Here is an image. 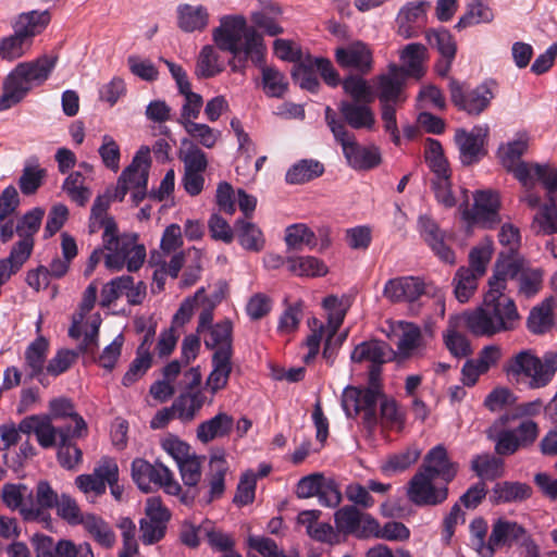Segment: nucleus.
Segmentation results:
<instances>
[{"label":"nucleus","mask_w":557,"mask_h":557,"mask_svg":"<svg viewBox=\"0 0 557 557\" xmlns=\"http://www.w3.org/2000/svg\"><path fill=\"white\" fill-rule=\"evenodd\" d=\"M503 274L506 273L498 271L488 277L482 305L455 317V324L465 325L476 336L487 337L516 329L521 317L515 300L505 289Z\"/></svg>","instance_id":"nucleus-1"},{"label":"nucleus","mask_w":557,"mask_h":557,"mask_svg":"<svg viewBox=\"0 0 557 557\" xmlns=\"http://www.w3.org/2000/svg\"><path fill=\"white\" fill-rule=\"evenodd\" d=\"M396 352L385 342L366 341L358 344L351 351L352 362H369V386L367 388L346 387L342 396V407L347 417L357 416L361 410L364 412V421L369 426L376 423L375 404L380 395V367L392 361Z\"/></svg>","instance_id":"nucleus-2"},{"label":"nucleus","mask_w":557,"mask_h":557,"mask_svg":"<svg viewBox=\"0 0 557 557\" xmlns=\"http://www.w3.org/2000/svg\"><path fill=\"white\" fill-rule=\"evenodd\" d=\"M543 408L540 399L520 403L505 410L487 429V437L495 443V453L510 456L519 449L530 447L540 434L539 424L533 420Z\"/></svg>","instance_id":"nucleus-3"},{"label":"nucleus","mask_w":557,"mask_h":557,"mask_svg":"<svg viewBox=\"0 0 557 557\" xmlns=\"http://www.w3.org/2000/svg\"><path fill=\"white\" fill-rule=\"evenodd\" d=\"M212 39L218 48L233 54L234 61L230 62L233 72H244L247 61L256 65L263 61L267 50L263 37L243 15L222 16Z\"/></svg>","instance_id":"nucleus-4"},{"label":"nucleus","mask_w":557,"mask_h":557,"mask_svg":"<svg viewBox=\"0 0 557 557\" xmlns=\"http://www.w3.org/2000/svg\"><path fill=\"white\" fill-rule=\"evenodd\" d=\"M509 380L525 384L531 389L547 386L557 372V352L546 351L543 357L532 350H521L512 356L505 366Z\"/></svg>","instance_id":"nucleus-5"},{"label":"nucleus","mask_w":557,"mask_h":557,"mask_svg":"<svg viewBox=\"0 0 557 557\" xmlns=\"http://www.w3.org/2000/svg\"><path fill=\"white\" fill-rule=\"evenodd\" d=\"M104 265L111 272H120L125 267L128 272H136L146 260V248L137 242L135 234H117L116 224L109 223L102 234Z\"/></svg>","instance_id":"nucleus-6"},{"label":"nucleus","mask_w":557,"mask_h":557,"mask_svg":"<svg viewBox=\"0 0 557 557\" xmlns=\"http://www.w3.org/2000/svg\"><path fill=\"white\" fill-rule=\"evenodd\" d=\"M323 308L327 313L326 324L317 318L308 321L311 333L306 339L308 348V354L304 357L306 362H310L318 355L322 341H324L323 358L330 359L332 341L344 322L348 304L336 296H329L323 300Z\"/></svg>","instance_id":"nucleus-7"},{"label":"nucleus","mask_w":557,"mask_h":557,"mask_svg":"<svg viewBox=\"0 0 557 557\" xmlns=\"http://www.w3.org/2000/svg\"><path fill=\"white\" fill-rule=\"evenodd\" d=\"M530 137L527 133H518L516 138L499 148V158L503 166L517 178L523 187L542 184L553 166L521 161L522 154L529 147Z\"/></svg>","instance_id":"nucleus-8"},{"label":"nucleus","mask_w":557,"mask_h":557,"mask_svg":"<svg viewBox=\"0 0 557 557\" xmlns=\"http://www.w3.org/2000/svg\"><path fill=\"white\" fill-rule=\"evenodd\" d=\"M325 121L335 139L341 144L343 153L348 164L356 170H369L381 162V154L376 147L360 146L354 134L349 133L343 122L337 120L335 112L327 107Z\"/></svg>","instance_id":"nucleus-9"},{"label":"nucleus","mask_w":557,"mask_h":557,"mask_svg":"<svg viewBox=\"0 0 557 557\" xmlns=\"http://www.w3.org/2000/svg\"><path fill=\"white\" fill-rule=\"evenodd\" d=\"M97 298V286L90 284L83 296L79 311L73 315L72 325L69 335L72 338L79 339V349L87 354H94L98 347V334L101 324L99 313L89 314Z\"/></svg>","instance_id":"nucleus-10"},{"label":"nucleus","mask_w":557,"mask_h":557,"mask_svg":"<svg viewBox=\"0 0 557 557\" xmlns=\"http://www.w3.org/2000/svg\"><path fill=\"white\" fill-rule=\"evenodd\" d=\"M503 271L506 274L500 275L504 281L505 289L508 290V281H516L518 295L524 298H532L540 293L543 285V271L537 268L525 267L524 260L517 256H506L499 258L494 267L492 274Z\"/></svg>","instance_id":"nucleus-11"},{"label":"nucleus","mask_w":557,"mask_h":557,"mask_svg":"<svg viewBox=\"0 0 557 557\" xmlns=\"http://www.w3.org/2000/svg\"><path fill=\"white\" fill-rule=\"evenodd\" d=\"M425 162L433 174L431 187L436 200L446 208L453 207L451 169L440 141L429 138L424 151Z\"/></svg>","instance_id":"nucleus-12"},{"label":"nucleus","mask_w":557,"mask_h":557,"mask_svg":"<svg viewBox=\"0 0 557 557\" xmlns=\"http://www.w3.org/2000/svg\"><path fill=\"white\" fill-rule=\"evenodd\" d=\"M132 478L137 486L145 493L158 485L169 495H180L182 487L174 479L172 471L162 463L151 465L143 458H136L132 462Z\"/></svg>","instance_id":"nucleus-13"},{"label":"nucleus","mask_w":557,"mask_h":557,"mask_svg":"<svg viewBox=\"0 0 557 557\" xmlns=\"http://www.w3.org/2000/svg\"><path fill=\"white\" fill-rule=\"evenodd\" d=\"M448 483L419 471L408 483L407 496L418 506H434L448 497Z\"/></svg>","instance_id":"nucleus-14"},{"label":"nucleus","mask_w":557,"mask_h":557,"mask_svg":"<svg viewBox=\"0 0 557 557\" xmlns=\"http://www.w3.org/2000/svg\"><path fill=\"white\" fill-rule=\"evenodd\" d=\"M543 186L547 201L534 214L531 228L537 235H553L557 233V168H552Z\"/></svg>","instance_id":"nucleus-15"},{"label":"nucleus","mask_w":557,"mask_h":557,"mask_svg":"<svg viewBox=\"0 0 557 557\" xmlns=\"http://www.w3.org/2000/svg\"><path fill=\"white\" fill-rule=\"evenodd\" d=\"M496 91L497 84L492 79L472 89H462L455 85V106L469 115L478 116L490 107Z\"/></svg>","instance_id":"nucleus-16"},{"label":"nucleus","mask_w":557,"mask_h":557,"mask_svg":"<svg viewBox=\"0 0 557 557\" xmlns=\"http://www.w3.org/2000/svg\"><path fill=\"white\" fill-rule=\"evenodd\" d=\"M60 496L47 481H39L36 484L27 507L22 509V517L25 521H36L46 525L51 522L50 509L55 508Z\"/></svg>","instance_id":"nucleus-17"},{"label":"nucleus","mask_w":557,"mask_h":557,"mask_svg":"<svg viewBox=\"0 0 557 557\" xmlns=\"http://www.w3.org/2000/svg\"><path fill=\"white\" fill-rule=\"evenodd\" d=\"M487 134V125H476L471 131L463 128L456 131L455 140L458 145L459 158L463 165L473 164L485 156L484 144Z\"/></svg>","instance_id":"nucleus-18"},{"label":"nucleus","mask_w":557,"mask_h":557,"mask_svg":"<svg viewBox=\"0 0 557 557\" xmlns=\"http://www.w3.org/2000/svg\"><path fill=\"white\" fill-rule=\"evenodd\" d=\"M430 5L426 0L404 4L396 17L397 33L406 39L419 36L426 24Z\"/></svg>","instance_id":"nucleus-19"},{"label":"nucleus","mask_w":557,"mask_h":557,"mask_svg":"<svg viewBox=\"0 0 557 557\" xmlns=\"http://www.w3.org/2000/svg\"><path fill=\"white\" fill-rule=\"evenodd\" d=\"M150 164V150L148 147H141L134 156L132 163L121 174L133 188L132 197L136 203L146 196Z\"/></svg>","instance_id":"nucleus-20"},{"label":"nucleus","mask_w":557,"mask_h":557,"mask_svg":"<svg viewBox=\"0 0 557 557\" xmlns=\"http://www.w3.org/2000/svg\"><path fill=\"white\" fill-rule=\"evenodd\" d=\"M334 57L339 66L361 74L369 73L373 67L372 50L361 40L337 47Z\"/></svg>","instance_id":"nucleus-21"},{"label":"nucleus","mask_w":557,"mask_h":557,"mask_svg":"<svg viewBox=\"0 0 557 557\" xmlns=\"http://www.w3.org/2000/svg\"><path fill=\"white\" fill-rule=\"evenodd\" d=\"M498 209L499 199L496 194L492 191H478L474 196L472 212L465 211L463 218L484 228H493L502 222Z\"/></svg>","instance_id":"nucleus-22"},{"label":"nucleus","mask_w":557,"mask_h":557,"mask_svg":"<svg viewBox=\"0 0 557 557\" xmlns=\"http://www.w3.org/2000/svg\"><path fill=\"white\" fill-rule=\"evenodd\" d=\"M36 557H95L89 543L76 546L69 540H61L55 545L48 536L36 535L33 539Z\"/></svg>","instance_id":"nucleus-23"},{"label":"nucleus","mask_w":557,"mask_h":557,"mask_svg":"<svg viewBox=\"0 0 557 557\" xmlns=\"http://www.w3.org/2000/svg\"><path fill=\"white\" fill-rule=\"evenodd\" d=\"M418 230L432 251L444 262L451 263V236L445 234L434 220L421 215L418 220Z\"/></svg>","instance_id":"nucleus-24"},{"label":"nucleus","mask_w":557,"mask_h":557,"mask_svg":"<svg viewBox=\"0 0 557 557\" xmlns=\"http://www.w3.org/2000/svg\"><path fill=\"white\" fill-rule=\"evenodd\" d=\"M425 292L424 283L416 276L391 278L385 283L383 295L392 302L416 301Z\"/></svg>","instance_id":"nucleus-25"},{"label":"nucleus","mask_w":557,"mask_h":557,"mask_svg":"<svg viewBox=\"0 0 557 557\" xmlns=\"http://www.w3.org/2000/svg\"><path fill=\"white\" fill-rule=\"evenodd\" d=\"M61 429H71V425H62L54 428L48 417L32 416L27 417L20 423L22 433H34L40 446L44 448L52 447L60 443L59 431Z\"/></svg>","instance_id":"nucleus-26"},{"label":"nucleus","mask_w":557,"mask_h":557,"mask_svg":"<svg viewBox=\"0 0 557 557\" xmlns=\"http://www.w3.org/2000/svg\"><path fill=\"white\" fill-rule=\"evenodd\" d=\"M48 347V341L45 337L39 336L27 346L24 354V369L27 372V375L29 379H37L44 386L49 384V381L46 380L45 367Z\"/></svg>","instance_id":"nucleus-27"},{"label":"nucleus","mask_w":557,"mask_h":557,"mask_svg":"<svg viewBox=\"0 0 557 557\" xmlns=\"http://www.w3.org/2000/svg\"><path fill=\"white\" fill-rule=\"evenodd\" d=\"M370 102L342 101L338 110L344 121L355 129L373 131L376 125L375 114Z\"/></svg>","instance_id":"nucleus-28"},{"label":"nucleus","mask_w":557,"mask_h":557,"mask_svg":"<svg viewBox=\"0 0 557 557\" xmlns=\"http://www.w3.org/2000/svg\"><path fill=\"white\" fill-rule=\"evenodd\" d=\"M33 87L17 66L5 77L0 96V112L21 102Z\"/></svg>","instance_id":"nucleus-29"},{"label":"nucleus","mask_w":557,"mask_h":557,"mask_svg":"<svg viewBox=\"0 0 557 557\" xmlns=\"http://www.w3.org/2000/svg\"><path fill=\"white\" fill-rule=\"evenodd\" d=\"M363 423L368 429L374 428L377 423L369 426L364 421V412L361 410ZM359 414V412L357 413ZM376 422H381L384 428L400 430L404 425V412L397 406L393 398L386 397L381 391L375 404Z\"/></svg>","instance_id":"nucleus-30"},{"label":"nucleus","mask_w":557,"mask_h":557,"mask_svg":"<svg viewBox=\"0 0 557 557\" xmlns=\"http://www.w3.org/2000/svg\"><path fill=\"white\" fill-rule=\"evenodd\" d=\"M400 66H397V73L406 76L421 78L425 72V62L428 59L426 48L421 44H409L400 52Z\"/></svg>","instance_id":"nucleus-31"},{"label":"nucleus","mask_w":557,"mask_h":557,"mask_svg":"<svg viewBox=\"0 0 557 557\" xmlns=\"http://www.w3.org/2000/svg\"><path fill=\"white\" fill-rule=\"evenodd\" d=\"M450 469L451 463L447 449L443 445H436L426 453L423 458V462L419 468V471H422L449 484L451 480Z\"/></svg>","instance_id":"nucleus-32"},{"label":"nucleus","mask_w":557,"mask_h":557,"mask_svg":"<svg viewBox=\"0 0 557 557\" xmlns=\"http://www.w3.org/2000/svg\"><path fill=\"white\" fill-rule=\"evenodd\" d=\"M397 66H391L388 74L377 77L376 94L381 106L389 104L398 107L406 100L403 92V84L399 81Z\"/></svg>","instance_id":"nucleus-33"},{"label":"nucleus","mask_w":557,"mask_h":557,"mask_svg":"<svg viewBox=\"0 0 557 557\" xmlns=\"http://www.w3.org/2000/svg\"><path fill=\"white\" fill-rule=\"evenodd\" d=\"M210 21V14L205 5L181 4L177 7V26L185 33L203 32Z\"/></svg>","instance_id":"nucleus-34"},{"label":"nucleus","mask_w":557,"mask_h":557,"mask_svg":"<svg viewBox=\"0 0 557 557\" xmlns=\"http://www.w3.org/2000/svg\"><path fill=\"white\" fill-rule=\"evenodd\" d=\"M525 529L516 521L498 518L494 521L491 532V545L493 554L503 546L518 544L525 533Z\"/></svg>","instance_id":"nucleus-35"},{"label":"nucleus","mask_w":557,"mask_h":557,"mask_svg":"<svg viewBox=\"0 0 557 557\" xmlns=\"http://www.w3.org/2000/svg\"><path fill=\"white\" fill-rule=\"evenodd\" d=\"M233 426V418L226 412H219L198 425L196 436L201 443L208 444L216 438L227 436Z\"/></svg>","instance_id":"nucleus-36"},{"label":"nucleus","mask_w":557,"mask_h":557,"mask_svg":"<svg viewBox=\"0 0 557 557\" xmlns=\"http://www.w3.org/2000/svg\"><path fill=\"white\" fill-rule=\"evenodd\" d=\"M57 64V58L53 55H42L32 62H23L16 66L23 73L32 87L44 84Z\"/></svg>","instance_id":"nucleus-37"},{"label":"nucleus","mask_w":557,"mask_h":557,"mask_svg":"<svg viewBox=\"0 0 557 557\" xmlns=\"http://www.w3.org/2000/svg\"><path fill=\"white\" fill-rule=\"evenodd\" d=\"M47 177V170L42 168L37 159H29L24 163L22 174L18 178V187L24 196L35 195L42 186Z\"/></svg>","instance_id":"nucleus-38"},{"label":"nucleus","mask_w":557,"mask_h":557,"mask_svg":"<svg viewBox=\"0 0 557 557\" xmlns=\"http://www.w3.org/2000/svg\"><path fill=\"white\" fill-rule=\"evenodd\" d=\"M203 335L207 348L214 349V352L224 351L232 356V323L227 320L210 326Z\"/></svg>","instance_id":"nucleus-39"},{"label":"nucleus","mask_w":557,"mask_h":557,"mask_svg":"<svg viewBox=\"0 0 557 557\" xmlns=\"http://www.w3.org/2000/svg\"><path fill=\"white\" fill-rule=\"evenodd\" d=\"M50 14L48 11H30L22 13L13 24L14 30L24 38L30 39L40 34L49 24Z\"/></svg>","instance_id":"nucleus-40"},{"label":"nucleus","mask_w":557,"mask_h":557,"mask_svg":"<svg viewBox=\"0 0 557 557\" xmlns=\"http://www.w3.org/2000/svg\"><path fill=\"white\" fill-rule=\"evenodd\" d=\"M209 474V494L208 502L220 498L225 491V474L228 471V465L225 460L224 453L216 451L210 458Z\"/></svg>","instance_id":"nucleus-41"},{"label":"nucleus","mask_w":557,"mask_h":557,"mask_svg":"<svg viewBox=\"0 0 557 557\" xmlns=\"http://www.w3.org/2000/svg\"><path fill=\"white\" fill-rule=\"evenodd\" d=\"M231 357L224 351L213 354L212 371L206 381L211 393L214 394L226 386L232 372Z\"/></svg>","instance_id":"nucleus-42"},{"label":"nucleus","mask_w":557,"mask_h":557,"mask_svg":"<svg viewBox=\"0 0 557 557\" xmlns=\"http://www.w3.org/2000/svg\"><path fill=\"white\" fill-rule=\"evenodd\" d=\"M225 69L224 61L213 46L207 45L199 52L195 74L199 78H210L219 75Z\"/></svg>","instance_id":"nucleus-43"},{"label":"nucleus","mask_w":557,"mask_h":557,"mask_svg":"<svg viewBox=\"0 0 557 557\" xmlns=\"http://www.w3.org/2000/svg\"><path fill=\"white\" fill-rule=\"evenodd\" d=\"M60 444L58 449V460L60 465L69 470H74L83 460L82 450L72 443L71 429H61L59 431Z\"/></svg>","instance_id":"nucleus-44"},{"label":"nucleus","mask_w":557,"mask_h":557,"mask_svg":"<svg viewBox=\"0 0 557 557\" xmlns=\"http://www.w3.org/2000/svg\"><path fill=\"white\" fill-rule=\"evenodd\" d=\"M206 396L201 391H188L183 393L173 404V411L183 421H190L201 409Z\"/></svg>","instance_id":"nucleus-45"},{"label":"nucleus","mask_w":557,"mask_h":557,"mask_svg":"<svg viewBox=\"0 0 557 557\" xmlns=\"http://www.w3.org/2000/svg\"><path fill=\"white\" fill-rule=\"evenodd\" d=\"M81 524L99 545L109 548L115 543L114 532L102 518L86 513Z\"/></svg>","instance_id":"nucleus-46"},{"label":"nucleus","mask_w":557,"mask_h":557,"mask_svg":"<svg viewBox=\"0 0 557 557\" xmlns=\"http://www.w3.org/2000/svg\"><path fill=\"white\" fill-rule=\"evenodd\" d=\"M50 411L54 418H70L74 423V428L71 426L73 437H82L87 432V424L84 419L78 416L73 407V404L66 398L53 399L50 403Z\"/></svg>","instance_id":"nucleus-47"},{"label":"nucleus","mask_w":557,"mask_h":557,"mask_svg":"<svg viewBox=\"0 0 557 557\" xmlns=\"http://www.w3.org/2000/svg\"><path fill=\"white\" fill-rule=\"evenodd\" d=\"M494 20L493 10L485 0H469L466 13L459 18L456 27L466 28Z\"/></svg>","instance_id":"nucleus-48"},{"label":"nucleus","mask_w":557,"mask_h":557,"mask_svg":"<svg viewBox=\"0 0 557 557\" xmlns=\"http://www.w3.org/2000/svg\"><path fill=\"white\" fill-rule=\"evenodd\" d=\"M421 453L422 450L417 445H411L403 451L388 456L381 469L388 475L403 472L417 462Z\"/></svg>","instance_id":"nucleus-49"},{"label":"nucleus","mask_w":557,"mask_h":557,"mask_svg":"<svg viewBox=\"0 0 557 557\" xmlns=\"http://www.w3.org/2000/svg\"><path fill=\"white\" fill-rule=\"evenodd\" d=\"M532 494L531 487L520 482L497 483L492 497L496 503H516L528 499Z\"/></svg>","instance_id":"nucleus-50"},{"label":"nucleus","mask_w":557,"mask_h":557,"mask_svg":"<svg viewBox=\"0 0 557 557\" xmlns=\"http://www.w3.org/2000/svg\"><path fill=\"white\" fill-rule=\"evenodd\" d=\"M554 299L544 300L541 306L535 307L528 318V327L534 334H543L548 332L554 324L553 318Z\"/></svg>","instance_id":"nucleus-51"},{"label":"nucleus","mask_w":557,"mask_h":557,"mask_svg":"<svg viewBox=\"0 0 557 557\" xmlns=\"http://www.w3.org/2000/svg\"><path fill=\"white\" fill-rule=\"evenodd\" d=\"M397 327L400 332L399 341L397 343V354L401 358H408L420 346V329L412 323L404 321L397 322Z\"/></svg>","instance_id":"nucleus-52"},{"label":"nucleus","mask_w":557,"mask_h":557,"mask_svg":"<svg viewBox=\"0 0 557 557\" xmlns=\"http://www.w3.org/2000/svg\"><path fill=\"white\" fill-rule=\"evenodd\" d=\"M323 165L315 160H301L295 163L286 173V182L289 184H304L322 175Z\"/></svg>","instance_id":"nucleus-53"},{"label":"nucleus","mask_w":557,"mask_h":557,"mask_svg":"<svg viewBox=\"0 0 557 557\" xmlns=\"http://www.w3.org/2000/svg\"><path fill=\"white\" fill-rule=\"evenodd\" d=\"M236 234L243 248L250 251H260L264 247V238L260 228L244 220L236 223Z\"/></svg>","instance_id":"nucleus-54"},{"label":"nucleus","mask_w":557,"mask_h":557,"mask_svg":"<svg viewBox=\"0 0 557 557\" xmlns=\"http://www.w3.org/2000/svg\"><path fill=\"white\" fill-rule=\"evenodd\" d=\"M287 263L288 270L298 276H323L327 273L324 262L312 256L290 258Z\"/></svg>","instance_id":"nucleus-55"},{"label":"nucleus","mask_w":557,"mask_h":557,"mask_svg":"<svg viewBox=\"0 0 557 557\" xmlns=\"http://www.w3.org/2000/svg\"><path fill=\"white\" fill-rule=\"evenodd\" d=\"M32 491L25 484L8 483L2 486L1 498L10 510H17L22 516V509L27 507Z\"/></svg>","instance_id":"nucleus-56"},{"label":"nucleus","mask_w":557,"mask_h":557,"mask_svg":"<svg viewBox=\"0 0 557 557\" xmlns=\"http://www.w3.org/2000/svg\"><path fill=\"white\" fill-rule=\"evenodd\" d=\"M285 243L293 250L312 248L315 246V235L306 224L296 223L286 227Z\"/></svg>","instance_id":"nucleus-57"},{"label":"nucleus","mask_w":557,"mask_h":557,"mask_svg":"<svg viewBox=\"0 0 557 557\" xmlns=\"http://www.w3.org/2000/svg\"><path fill=\"white\" fill-rule=\"evenodd\" d=\"M81 172H72L62 184V190L78 206H85L91 197V190L85 184Z\"/></svg>","instance_id":"nucleus-58"},{"label":"nucleus","mask_w":557,"mask_h":557,"mask_svg":"<svg viewBox=\"0 0 557 557\" xmlns=\"http://www.w3.org/2000/svg\"><path fill=\"white\" fill-rule=\"evenodd\" d=\"M470 539L473 548L481 557H493L491 535L486 542L487 522L483 518H475L469 525Z\"/></svg>","instance_id":"nucleus-59"},{"label":"nucleus","mask_w":557,"mask_h":557,"mask_svg":"<svg viewBox=\"0 0 557 557\" xmlns=\"http://www.w3.org/2000/svg\"><path fill=\"white\" fill-rule=\"evenodd\" d=\"M32 40L24 38L14 30V34L4 37L0 41V57L3 60L13 61L23 57L30 48Z\"/></svg>","instance_id":"nucleus-60"},{"label":"nucleus","mask_w":557,"mask_h":557,"mask_svg":"<svg viewBox=\"0 0 557 557\" xmlns=\"http://www.w3.org/2000/svg\"><path fill=\"white\" fill-rule=\"evenodd\" d=\"M344 91L352 98V102H372L374 95L372 87L358 75H349L343 82Z\"/></svg>","instance_id":"nucleus-61"},{"label":"nucleus","mask_w":557,"mask_h":557,"mask_svg":"<svg viewBox=\"0 0 557 557\" xmlns=\"http://www.w3.org/2000/svg\"><path fill=\"white\" fill-rule=\"evenodd\" d=\"M472 469L480 478L494 480L503 475L504 462L493 455H480L472 460Z\"/></svg>","instance_id":"nucleus-62"},{"label":"nucleus","mask_w":557,"mask_h":557,"mask_svg":"<svg viewBox=\"0 0 557 557\" xmlns=\"http://www.w3.org/2000/svg\"><path fill=\"white\" fill-rule=\"evenodd\" d=\"M280 14L281 10L278 7L270 5L263 10L252 12L251 21L269 36H276L283 33V28L275 20V16Z\"/></svg>","instance_id":"nucleus-63"},{"label":"nucleus","mask_w":557,"mask_h":557,"mask_svg":"<svg viewBox=\"0 0 557 557\" xmlns=\"http://www.w3.org/2000/svg\"><path fill=\"white\" fill-rule=\"evenodd\" d=\"M478 275L469 269L460 268L455 284V298L459 302H467L478 289Z\"/></svg>","instance_id":"nucleus-64"}]
</instances>
